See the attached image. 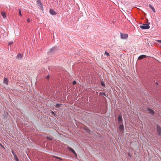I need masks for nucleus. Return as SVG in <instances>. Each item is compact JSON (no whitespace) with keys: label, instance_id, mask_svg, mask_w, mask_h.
Returning a JSON list of instances; mask_svg holds the SVG:
<instances>
[{"label":"nucleus","instance_id":"obj_1","mask_svg":"<svg viewBox=\"0 0 161 161\" xmlns=\"http://www.w3.org/2000/svg\"><path fill=\"white\" fill-rule=\"evenodd\" d=\"M140 27L142 29H148L150 28V26L147 24H143L142 25H140Z\"/></svg>","mask_w":161,"mask_h":161},{"label":"nucleus","instance_id":"obj_7","mask_svg":"<svg viewBox=\"0 0 161 161\" xmlns=\"http://www.w3.org/2000/svg\"><path fill=\"white\" fill-rule=\"evenodd\" d=\"M147 110L148 112L151 114H154V111L150 108H148Z\"/></svg>","mask_w":161,"mask_h":161},{"label":"nucleus","instance_id":"obj_18","mask_svg":"<svg viewBox=\"0 0 161 161\" xmlns=\"http://www.w3.org/2000/svg\"><path fill=\"white\" fill-rule=\"evenodd\" d=\"M18 10H19V15L20 16H22V14L21 13V10L19 9H18Z\"/></svg>","mask_w":161,"mask_h":161},{"label":"nucleus","instance_id":"obj_16","mask_svg":"<svg viewBox=\"0 0 161 161\" xmlns=\"http://www.w3.org/2000/svg\"><path fill=\"white\" fill-rule=\"evenodd\" d=\"M14 158L15 160H16V161H19V159L17 157V156H15L14 157Z\"/></svg>","mask_w":161,"mask_h":161},{"label":"nucleus","instance_id":"obj_25","mask_svg":"<svg viewBox=\"0 0 161 161\" xmlns=\"http://www.w3.org/2000/svg\"><path fill=\"white\" fill-rule=\"evenodd\" d=\"M28 22H30V20L29 19H28L27 20Z\"/></svg>","mask_w":161,"mask_h":161},{"label":"nucleus","instance_id":"obj_27","mask_svg":"<svg viewBox=\"0 0 161 161\" xmlns=\"http://www.w3.org/2000/svg\"><path fill=\"white\" fill-rule=\"evenodd\" d=\"M49 78V76H47V79H48V78Z\"/></svg>","mask_w":161,"mask_h":161},{"label":"nucleus","instance_id":"obj_8","mask_svg":"<svg viewBox=\"0 0 161 161\" xmlns=\"http://www.w3.org/2000/svg\"><path fill=\"white\" fill-rule=\"evenodd\" d=\"M23 55L22 54L19 53L18 54V55L17 56V58L18 59H19V58H21L22 57Z\"/></svg>","mask_w":161,"mask_h":161},{"label":"nucleus","instance_id":"obj_13","mask_svg":"<svg viewBox=\"0 0 161 161\" xmlns=\"http://www.w3.org/2000/svg\"><path fill=\"white\" fill-rule=\"evenodd\" d=\"M56 48L55 47H53L50 49V52L51 53L53 52L56 50Z\"/></svg>","mask_w":161,"mask_h":161},{"label":"nucleus","instance_id":"obj_12","mask_svg":"<svg viewBox=\"0 0 161 161\" xmlns=\"http://www.w3.org/2000/svg\"><path fill=\"white\" fill-rule=\"evenodd\" d=\"M1 14L2 16H3V18H5L6 17V14L4 12H2Z\"/></svg>","mask_w":161,"mask_h":161},{"label":"nucleus","instance_id":"obj_24","mask_svg":"<svg viewBox=\"0 0 161 161\" xmlns=\"http://www.w3.org/2000/svg\"><path fill=\"white\" fill-rule=\"evenodd\" d=\"M76 83V82L75 81H74L73 83V85H75V84Z\"/></svg>","mask_w":161,"mask_h":161},{"label":"nucleus","instance_id":"obj_9","mask_svg":"<svg viewBox=\"0 0 161 161\" xmlns=\"http://www.w3.org/2000/svg\"><path fill=\"white\" fill-rule=\"evenodd\" d=\"M149 6L150 8H151V9H152V10L154 12H155L156 11H155V9L154 8V7L152 5H151V4H149Z\"/></svg>","mask_w":161,"mask_h":161},{"label":"nucleus","instance_id":"obj_14","mask_svg":"<svg viewBox=\"0 0 161 161\" xmlns=\"http://www.w3.org/2000/svg\"><path fill=\"white\" fill-rule=\"evenodd\" d=\"M119 129L120 130H123L124 127V126L122 125H120L119 126Z\"/></svg>","mask_w":161,"mask_h":161},{"label":"nucleus","instance_id":"obj_2","mask_svg":"<svg viewBox=\"0 0 161 161\" xmlns=\"http://www.w3.org/2000/svg\"><path fill=\"white\" fill-rule=\"evenodd\" d=\"M128 37V34H123L122 33H120V37L122 39H126Z\"/></svg>","mask_w":161,"mask_h":161},{"label":"nucleus","instance_id":"obj_26","mask_svg":"<svg viewBox=\"0 0 161 161\" xmlns=\"http://www.w3.org/2000/svg\"><path fill=\"white\" fill-rule=\"evenodd\" d=\"M55 158H58V159H60V158L59 157H56L55 156Z\"/></svg>","mask_w":161,"mask_h":161},{"label":"nucleus","instance_id":"obj_17","mask_svg":"<svg viewBox=\"0 0 161 161\" xmlns=\"http://www.w3.org/2000/svg\"><path fill=\"white\" fill-rule=\"evenodd\" d=\"M104 54L105 55L107 56V57H108L109 56V53L107 52H105Z\"/></svg>","mask_w":161,"mask_h":161},{"label":"nucleus","instance_id":"obj_5","mask_svg":"<svg viewBox=\"0 0 161 161\" xmlns=\"http://www.w3.org/2000/svg\"><path fill=\"white\" fill-rule=\"evenodd\" d=\"M146 57H147V56L145 55H141L140 56H139V57L138 58V59L141 60V59H143L144 58H146Z\"/></svg>","mask_w":161,"mask_h":161},{"label":"nucleus","instance_id":"obj_22","mask_svg":"<svg viewBox=\"0 0 161 161\" xmlns=\"http://www.w3.org/2000/svg\"><path fill=\"white\" fill-rule=\"evenodd\" d=\"M13 42H9V45H11V44H13Z\"/></svg>","mask_w":161,"mask_h":161},{"label":"nucleus","instance_id":"obj_10","mask_svg":"<svg viewBox=\"0 0 161 161\" xmlns=\"http://www.w3.org/2000/svg\"><path fill=\"white\" fill-rule=\"evenodd\" d=\"M8 79L5 78L3 80V83L6 85L8 84Z\"/></svg>","mask_w":161,"mask_h":161},{"label":"nucleus","instance_id":"obj_30","mask_svg":"<svg viewBox=\"0 0 161 161\" xmlns=\"http://www.w3.org/2000/svg\"><path fill=\"white\" fill-rule=\"evenodd\" d=\"M160 53H161V52H160Z\"/></svg>","mask_w":161,"mask_h":161},{"label":"nucleus","instance_id":"obj_11","mask_svg":"<svg viewBox=\"0 0 161 161\" xmlns=\"http://www.w3.org/2000/svg\"><path fill=\"white\" fill-rule=\"evenodd\" d=\"M118 121L119 122H121L122 121V117L121 115H119L118 117Z\"/></svg>","mask_w":161,"mask_h":161},{"label":"nucleus","instance_id":"obj_19","mask_svg":"<svg viewBox=\"0 0 161 161\" xmlns=\"http://www.w3.org/2000/svg\"><path fill=\"white\" fill-rule=\"evenodd\" d=\"M12 153L14 155V157H15V156H17L14 153V152L13 151H12Z\"/></svg>","mask_w":161,"mask_h":161},{"label":"nucleus","instance_id":"obj_15","mask_svg":"<svg viewBox=\"0 0 161 161\" xmlns=\"http://www.w3.org/2000/svg\"><path fill=\"white\" fill-rule=\"evenodd\" d=\"M47 138L48 140H52L53 139V137L52 136H47Z\"/></svg>","mask_w":161,"mask_h":161},{"label":"nucleus","instance_id":"obj_21","mask_svg":"<svg viewBox=\"0 0 161 161\" xmlns=\"http://www.w3.org/2000/svg\"><path fill=\"white\" fill-rule=\"evenodd\" d=\"M156 41L161 44V40H157Z\"/></svg>","mask_w":161,"mask_h":161},{"label":"nucleus","instance_id":"obj_23","mask_svg":"<svg viewBox=\"0 0 161 161\" xmlns=\"http://www.w3.org/2000/svg\"><path fill=\"white\" fill-rule=\"evenodd\" d=\"M101 84L103 86H105L104 83L103 82H101Z\"/></svg>","mask_w":161,"mask_h":161},{"label":"nucleus","instance_id":"obj_29","mask_svg":"<svg viewBox=\"0 0 161 161\" xmlns=\"http://www.w3.org/2000/svg\"><path fill=\"white\" fill-rule=\"evenodd\" d=\"M0 145H1V143H0Z\"/></svg>","mask_w":161,"mask_h":161},{"label":"nucleus","instance_id":"obj_4","mask_svg":"<svg viewBox=\"0 0 161 161\" xmlns=\"http://www.w3.org/2000/svg\"><path fill=\"white\" fill-rule=\"evenodd\" d=\"M68 149L69 150L71 151L75 155V156H77V154H76L75 151H74V150L73 149H72V148L69 147H68Z\"/></svg>","mask_w":161,"mask_h":161},{"label":"nucleus","instance_id":"obj_6","mask_svg":"<svg viewBox=\"0 0 161 161\" xmlns=\"http://www.w3.org/2000/svg\"><path fill=\"white\" fill-rule=\"evenodd\" d=\"M50 13L52 15H55L56 13H55L54 11L52 9H50L49 10Z\"/></svg>","mask_w":161,"mask_h":161},{"label":"nucleus","instance_id":"obj_3","mask_svg":"<svg viewBox=\"0 0 161 161\" xmlns=\"http://www.w3.org/2000/svg\"><path fill=\"white\" fill-rule=\"evenodd\" d=\"M157 130L159 136L161 135V128L160 126L157 125Z\"/></svg>","mask_w":161,"mask_h":161},{"label":"nucleus","instance_id":"obj_20","mask_svg":"<svg viewBox=\"0 0 161 161\" xmlns=\"http://www.w3.org/2000/svg\"><path fill=\"white\" fill-rule=\"evenodd\" d=\"M61 105V104H56V107H59Z\"/></svg>","mask_w":161,"mask_h":161},{"label":"nucleus","instance_id":"obj_28","mask_svg":"<svg viewBox=\"0 0 161 161\" xmlns=\"http://www.w3.org/2000/svg\"><path fill=\"white\" fill-rule=\"evenodd\" d=\"M128 154L129 156H130V153H129Z\"/></svg>","mask_w":161,"mask_h":161}]
</instances>
